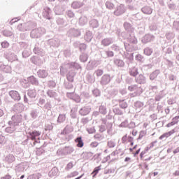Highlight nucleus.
Wrapping results in <instances>:
<instances>
[{"label": "nucleus", "instance_id": "nucleus-1", "mask_svg": "<svg viewBox=\"0 0 179 179\" xmlns=\"http://www.w3.org/2000/svg\"><path fill=\"white\" fill-rule=\"evenodd\" d=\"M9 94L13 100H16L17 101H19L20 100V94H19V92L17 91H10L9 92Z\"/></svg>", "mask_w": 179, "mask_h": 179}, {"label": "nucleus", "instance_id": "nucleus-2", "mask_svg": "<svg viewBox=\"0 0 179 179\" xmlns=\"http://www.w3.org/2000/svg\"><path fill=\"white\" fill-rule=\"evenodd\" d=\"M29 134L31 136V141H36L37 139V136H40V135H41V132L34 130L32 132H29Z\"/></svg>", "mask_w": 179, "mask_h": 179}, {"label": "nucleus", "instance_id": "nucleus-3", "mask_svg": "<svg viewBox=\"0 0 179 179\" xmlns=\"http://www.w3.org/2000/svg\"><path fill=\"white\" fill-rule=\"evenodd\" d=\"M175 133H176V130L172 129L171 131L166 132L162 135H161L159 139L162 141V139H164V138H169V136H171V135H173V134H175Z\"/></svg>", "mask_w": 179, "mask_h": 179}, {"label": "nucleus", "instance_id": "nucleus-4", "mask_svg": "<svg viewBox=\"0 0 179 179\" xmlns=\"http://www.w3.org/2000/svg\"><path fill=\"white\" fill-rule=\"evenodd\" d=\"M72 131H73V129L71 127V126L66 125L61 134L62 135H66L67 134H69V132H72Z\"/></svg>", "mask_w": 179, "mask_h": 179}, {"label": "nucleus", "instance_id": "nucleus-5", "mask_svg": "<svg viewBox=\"0 0 179 179\" xmlns=\"http://www.w3.org/2000/svg\"><path fill=\"white\" fill-rule=\"evenodd\" d=\"M75 142H76L77 147L78 148H83V141H82V137H78L75 140Z\"/></svg>", "mask_w": 179, "mask_h": 179}, {"label": "nucleus", "instance_id": "nucleus-6", "mask_svg": "<svg viewBox=\"0 0 179 179\" xmlns=\"http://www.w3.org/2000/svg\"><path fill=\"white\" fill-rule=\"evenodd\" d=\"M142 11L143 12V13H145V15H151V13L152 12L150 7H143L142 8Z\"/></svg>", "mask_w": 179, "mask_h": 179}, {"label": "nucleus", "instance_id": "nucleus-7", "mask_svg": "<svg viewBox=\"0 0 179 179\" xmlns=\"http://www.w3.org/2000/svg\"><path fill=\"white\" fill-rule=\"evenodd\" d=\"M66 120V116L65 115L61 114L57 118V122L59 123L64 122Z\"/></svg>", "mask_w": 179, "mask_h": 179}, {"label": "nucleus", "instance_id": "nucleus-8", "mask_svg": "<svg viewBox=\"0 0 179 179\" xmlns=\"http://www.w3.org/2000/svg\"><path fill=\"white\" fill-rule=\"evenodd\" d=\"M131 76H136L138 75V69L136 68H132L130 71Z\"/></svg>", "mask_w": 179, "mask_h": 179}, {"label": "nucleus", "instance_id": "nucleus-9", "mask_svg": "<svg viewBox=\"0 0 179 179\" xmlns=\"http://www.w3.org/2000/svg\"><path fill=\"white\" fill-rule=\"evenodd\" d=\"M100 170H101V166L96 167L94 169V170L93 171V172L92 173V174H94L93 177H96V176H97V174L99 173V171H100Z\"/></svg>", "mask_w": 179, "mask_h": 179}, {"label": "nucleus", "instance_id": "nucleus-10", "mask_svg": "<svg viewBox=\"0 0 179 179\" xmlns=\"http://www.w3.org/2000/svg\"><path fill=\"white\" fill-rule=\"evenodd\" d=\"M145 80V77H143V75H139L137 78V82L138 83H143V81Z\"/></svg>", "mask_w": 179, "mask_h": 179}, {"label": "nucleus", "instance_id": "nucleus-11", "mask_svg": "<svg viewBox=\"0 0 179 179\" xmlns=\"http://www.w3.org/2000/svg\"><path fill=\"white\" fill-rule=\"evenodd\" d=\"M48 75V74L47 73V72H45V71H42L39 73L40 77L43 78H47Z\"/></svg>", "mask_w": 179, "mask_h": 179}, {"label": "nucleus", "instance_id": "nucleus-12", "mask_svg": "<svg viewBox=\"0 0 179 179\" xmlns=\"http://www.w3.org/2000/svg\"><path fill=\"white\" fill-rule=\"evenodd\" d=\"M102 44H103V45L107 46V45H110V44H111V43L110 42V41L108 39H104L102 41Z\"/></svg>", "mask_w": 179, "mask_h": 179}, {"label": "nucleus", "instance_id": "nucleus-13", "mask_svg": "<svg viewBox=\"0 0 179 179\" xmlns=\"http://www.w3.org/2000/svg\"><path fill=\"white\" fill-rule=\"evenodd\" d=\"M179 115L176 116L172 119V122L176 125V124H178Z\"/></svg>", "mask_w": 179, "mask_h": 179}, {"label": "nucleus", "instance_id": "nucleus-14", "mask_svg": "<svg viewBox=\"0 0 179 179\" xmlns=\"http://www.w3.org/2000/svg\"><path fill=\"white\" fill-rule=\"evenodd\" d=\"M1 47L2 48H8L9 47V43L4 41L1 43Z\"/></svg>", "mask_w": 179, "mask_h": 179}, {"label": "nucleus", "instance_id": "nucleus-15", "mask_svg": "<svg viewBox=\"0 0 179 179\" xmlns=\"http://www.w3.org/2000/svg\"><path fill=\"white\" fill-rule=\"evenodd\" d=\"M73 163L69 162L66 166V170H71V169H73Z\"/></svg>", "mask_w": 179, "mask_h": 179}, {"label": "nucleus", "instance_id": "nucleus-16", "mask_svg": "<svg viewBox=\"0 0 179 179\" xmlns=\"http://www.w3.org/2000/svg\"><path fill=\"white\" fill-rule=\"evenodd\" d=\"M103 73V70L98 69L96 71V76H101Z\"/></svg>", "mask_w": 179, "mask_h": 179}, {"label": "nucleus", "instance_id": "nucleus-17", "mask_svg": "<svg viewBox=\"0 0 179 179\" xmlns=\"http://www.w3.org/2000/svg\"><path fill=\"white\" fill-rule=\"evenodd\" d=\"M28 96H29V97H36V92L29 91L28 93Z\"/></svg>", "mask_w": 179, "mask_h": 179}, {"label": "nucleus", "instance_id": "nucleus-18", "mask_svg": "<svg viewBox=\"0 0 179 179\" xmlns=\"http://www.w3.org/2000/svg\"><path fill=\"white\" fill-rule=\"evenodd\" d=\"M3 34L6 36V37H9V36H12V32L6 30L3 31Z\"/></svg>", "mask_w": 179, "mask_h": 179}, {"label": "nucleus", "instance_id": "nucleus-19", "mask_svg": "<svg viewBox=\"0 0 179 179\" xmlns=\"http://www.w3.org/2000/svg\"><path fill=\"white\" fill-rule=\"evenodd\" d=\"M108 146L109 148H114V146H115V144H114V142L113 141H109L108 142Z\"/></svg>", "mask_w": 179, "mask_h": 179}, {"label": "nucleus", "instance_id": "nucleus-20", "mask_svg": "<svg viewBox=\"0 0 179 179\" xmlns=\"http://www.w3.org/2000/svg\"><path fill=\"white\" fill-rule=\"evenodd\" d=\"M135 87H136V85H131L128 87V89L130 92H134V90H135Z\"/></svg>", "mask_w": 179, "mask_h": 179}, {"label": "nucleus", "instance_id": "nucleus-21", "mask_svg": "<svg viewBox=\"0 0 179 179\" xmlns=\"http://www.w3.org/2000/svg\"><path fill=\"white\" fill-rule=\"evenodd\" d=\"M129 142H131V146H134V138L129 136L128 137Z\"/></svg>", "mask_w": 179, "mask_h": 179}, {"label": "nucleus", "instance_id": "nucleus-22", "mask_svg": "<svg viewBox=\"0 0 179 179\" xmlns=\"http://www.w3.org/2000/svg\"><path fill=\"white\" fill-rule=\"evenodd\" d=\"M120 106L122 107V108H127V103H125V102H122V103H120Z\"/></svg>", "mask_w": 179, "mask_h": 179}, {"label": "nucleus", "instance_id": "nucleus-23", "mask_svg": "<svg viewBox=\"0 0 179 179\" xmlns=\"http://www.w3.org/2000/svg\"><path fill=\"white\" fill-rule=\"evenodd\" d=\"M144 52H145V54H146L147 55H150V54H151L150 50H149V49H145V50H144Z\"/></svg>", "mask_w": 179, "mask_h": 179}, {"label": "nucleus", "instance_id": "nucleus-24", "mask_svg": "<svg viewBox=\"0 0 179 179\" xmlns=\"http://www.w3.org/2000/svg\"><path fill=\"white\" fill-rule=\"evenodd\" d=\"M145 155H146V151H142L140 154V157L141 159L143 158V156H145Z\"/></svg>", "mask_w": 179, "mask_h": 179}, {"label": "nucleus", "instance_id": "nucleus-25", "mask_svg": "<svg viewBox=\"0 0 179 179\" xmlns=\"http://www.w3.org/2000/svg\"><path fill=\"white\" fill-rule=\"evenodd\" d=\"M72 177H76V176H79V172L74 171L71 173Z\"/></svg>", "mask_w": 179, "mask_h": 179}, {"label": "nucleus", "instance_id": "nucleus-26", "mask_svg": "<svg viewBox=\"0 0 179 179\" xmlns=\"http://www.w3.org/2000/svg\"><path fill=\"white\" fill-rule=\"evenodd\" d=\"M173 125H175L174 123H173V122H171L168 123V124H166V127H167V128H170V127H173Z\"/></svg>", "mask_w": 179, "mask_h": 179}, {"label": "nucleus", "instance_id": "nucleus-27", "mask_svg": "<svg viewBox=\"0 0 179 179\" xmlns=\"http://www.w3.org/2000/svg\"><path fill=\"white\" fill-rule=\"evenodd\" d=\"M92 145L94 146V148H96V146L99 145V143H97L96 142H94L92 143Z\"/></svg>", "mask_w": 179, "mask_h": 179}, {"label": "nucleus", "instance_id": "nucleus-28", "mask_svg": "<svg viewBox=\"0 0 179 179\" xmlns=\"http://www.w3.org/2000/svg\"><path fill=\"white\" fill-rule=\"evenodd\" d=\"M178 152H179V147L173 150L174 155H176V153H178Z\"/></svg>", "mask_w": 179, "mask_h": 179}, {"label": "nucleus", "instance_id": "nucleus-29", "mask_svg": "<svg viewBox=\"0 0 179 179\" xmlns=\"http://www.w3.org/2000/svg\"><path fill=\"white\" fill-rule=\"evenodd\" d=\"M67 79H69V80H70V82H73V78H70L69 76H67Z\"/></svg>", "mask_w": 179, "mask_h": 179}, {"label": "nucleus", "instance_id": "nucleus-30", "mask_svg": "<svg viewBox=\"0 0 179 179\" xmlns=\"http://www.w3.org/2000/svg\"><path fill=\"white\" fill-rule=\"evenodd\" d=\"M141 152V148L138 149L134 155V156H136V155H139V152Z\"/></svg>", "mask_w": 179, "mask_h": 179}, {"label": "nucleus", "instance_id": "nucleus-31", "mask_svg": "<svg viewBox=\"0 0 179 179\" xmlns=\"http://www.w3.org/2000/svg\"><path fill=\"white\" fill-rule=\"evenodd\" d=\"M151 80H153V79H155V74H151L150 76Z\"/></svg>", "mask_w": 179, "mask_h": 179}, {"label": "nucleus", "instance_id": "nucleus-32", "mask_svg": "<svg viewBox=\"0 0 179 179\" xmlns=\"http://www.w3.org/2000/svg\"><path fill=\"white\" fill-rule=\"evenodd\" d=\"M3 115V110L0 109V117Z\"/></svg>", "mask_w": 179, "mask_h": 179}, {"label": "nucleus", "instance_id": "nucleus-33", "mask_svg": "<svg viewBox=\"0 0 179 179\" xmlns=\"http://www.w3.org/2000/svg\"><path fill=\"white\" fill-rule=\"evenodd\" d=\"M131 161V158L130 157H126L124 159V162H129Z\"/></svg>", "mask_w": 179, "mask_h": 179}, {"label": "nucleus", "instance_id": "nucleus-34", "mask_svg": "<svg viewBox=\"0 0 179 179\" xmlns=\"http://www.w3.org/2000/svg\"><path fill=\"white\" fill-rule=\"evenodd\" d=\"M4 178L6 179H10V175H6Z\"/></svg>", "mask_w": 179, "mask_h": 179}, {"label": "nucleus", "instance_id": "nucleus-35", "mask_svg": "<svg viewBox=\"0 0 179 179\" xmlns=\"http://www.w3.org/2000/svg\"><path fill=\"white\" fill-rule=\"evenodd\" d=\"M109 54H110V57H113V55H114V53H113V52H109Z\"/></svg>", "mask_w": 179, "mask_h": 179}, {"label": "nucleus", "instance_id": "nucleus-36", "mask_svg": "<svg viewBox=\"0 0 179 179\" xmlns=\"http://www.w3.org/2000/svg\"><path fill=\"white\" fill-rule=\"evenodd\" d=\"M153 174H154V176L155 177V176H157V174H159V173L158 172H154Z\"/></svg>", "mask_w": 179, "mask_h": 179}, {"label": "nucleus", "instance_id": "nucleus-37", "mask_svg": "<svg viewBox=\"0 0 179 179\" xmlns=\"http://www.w3.org/2000/svg\"><path fill=\"white\" fill-rule=\"evenodd\" d=\"M24 178V175L21 176L20 179Z\"/></svg>", "mask_w": 179, "mask_h": 179}, {"label": "nucleus", "instance_id": "nucleus-38", "mask_svg": "<svg viewBox=\"0 0 179 179\" xmlns=\"http://www.w3.org/2000/svg\"><path fill=\"white\" fill-rule=\"evenodd\" d=\"M144 127H145V128H146V127H148V124H146V123H144Z\"/></svg>", "mask_w": 179, "mask_h": 179}, {"label": "nucleus", "instance_id": "nucleus-39", "mask_svg": "<svg viewBox=\"0 0 179 179\" xmlns=\"http://www.w3.org/2000/svg\"><path fill=\"white\" fill-rule=\"evenodd\" d=\"M138 146V145H136L134 148L133 150H134V149H136V147Z\"/></svg>", "mask_w": 179, "mask_h": 179}, {"label": "nucleus", "instance_id": "nucleus-40", "mask_svg": "<svg viewBox=\"0 0 179 179\" xmlns=\"http://www.w3.org/2000/svg\"><path fill=\"white\" fill-rule=\"evenodd\" d=\"M12 22H13V23H15V22H16V20L13 19V20H12Z\"/></svg>", "mask_w": 179, "mask_h": 179}, {"label": "nucleus", "instance_id": "nucleus-41", "mask_svg": "<svg viewBox=\"0 0 179 179\" xmlns=\"http://www.w3.org/2000/svg\"><path fill=\"white\" fill-rule=\"evenodd\" d=\"M130 152H132L134 150V148H129Z\"/></svg>", "mask_w": 179, "mask_h": 179}, {"label": "nucleus", "instance_id": "nucleus-42", "mask_svg": "<svg viewBox=\"0 0 179 179\" xmlns=\"http://www.w3.org/2000/svg\"><path fill=\"white\" fill-rule=\"evenodd\" d=\"M53 1H55V0H49L50 2H53Z\"/></svg>", "mask_w": 179, "mask_h": 179}, {"label": "nucleus", "instance_id": "nucleus-43", "mask_svg": "<svg viewBox=\"0 0 179 179\" xmlns=\"http://www.w3.org/2000/svg\"><path fill=\"white\" fill-rule=\"evenodd\" d=\"M37 142V141H35L34 142V145H36V143Z\"/></svg>", "mask_w": 179, "mask_h": 179}, {"label": "nucleus", "instance_id": "nucleus-44", "mask_svg": "<svg viewBox=\"0 0 179 179\" xmlns=\"http://www.w3.org/2000/svg\"><path fill=\"white\" fill-rule=\"evenodd\" d=\"M119 10H120V8H117L116 12H118Z\"/></svg>", "mask_w": 179, "mask_h": 179}, {"label": "nucleus", "instance_id": "nucleus-45", "mask_svg": "<svg viewBox=\"0 0 179 179\" xmlns=\"http://www.w3.org/2000/svg\"><path fill=\"white\" fill-rule=\"evenodd\" d=\"M45 131H48V129L45 128Z\"/></svg>", "mask_w": 179, "mask_h": 179}, {"label": "nucleus", "instance_id": "nucleus-46", "mask_svg": "<svg viewBox=\"0 0 179 179\" xmlns=\"http://www.w3.org/2000/svg\"><path fill=\"white\" fill-rule=\"evenodd\" d=\"M34 59H35V58H34V57H33V58L31 59V61H33Z\"/></svg>", "mask_w": 179, "mask_h": 179}, {"label": "nucleus", "instance_id": "nucleus-47", "mask_svg": "<svg viewBox=\"0 0 179 179\" xmlns=\"http://www.w3.org/2000/svg\"><path fill=\"white\" fill-rule=\"evenodd\" d=\"M138 57L141 58V56H140V55H138V56H137V58H138Z\"/></svg>", "mask_w": 179, "mask_h": 179}, {"label": "nucleus", "instance_id": "nucleus-48", "mask_svg": "<svg viewBox=\"0 0 179 179\" xmlns=\"http://www.w3.org/2000/svg\"><path fill=\"white\" fill-rule=\"evenodd\" d=\"M121 13H124V11H122Z\"/></svg>", "mask_w": 179, "mask_h": 179}, {"label": "nucleus", "instance_id": "nucleus-49", "mask_svg": "<svg viewBox=\"0 0 179 179\" xmlns=\"http://www.w3.org/2000/svg\"><path fill=\"white\" fill-rule=\"evenodd\" d=\"M34 175H32L31 177H33Z\"/></svg>", "mask_w": 179, "mask_h": 179}, {"label": "nucleus", "instance_id": "nucleus-50", "mask_svg": "<svg viewBox=\"0 0 179 179\" xmlns=\"http://www.w3.org/2000/svg\"><path fill=\"white\" fill-rule=\"evenodd\" d=\"M80 59H82V57H80Z\"/></svg>", "mask_w": 179, "mask_h": 179}]
</instances>
